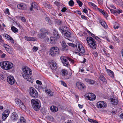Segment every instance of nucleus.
I'll return each instance as SVG.
<instances>
[{
  "label": "nucleus",
  "mask_w": 123,
  "mask_h": 123,
  "mask_svg": "<svg viewBox=\"0 0 123 123\" xmlns=\"http://www.w3.org/2000/svg\"><path fill=\"white\" fill-rule=\"evenodd\" d=\"M23 72L22 75L23 77L27 81L32 83L33 80L31 75L32 74L31 70L27 66H24L22 68Z\"/></svg>",
  "instance_id": "1"
},
{
  "label": "nucleus",
  "mask_w": 123,
  "mask_h": 123,
  "mask_svg": "<svg viewBox=\"0 0 123 123\" xmlns=\"http://www.w3.org/2000/svg\"><path fill=\"white\" fill-rule=\"evenodd\" d=\"M0 66L3 69L7 70L12 68L13 66V64L10 62L5 61L0 63Z\"/></svg>",
  "instance_id": "2"
},
{
  "label": "nucleus",
  "mask_w": 123,
  "mask_h": 123,
  "mask_svg": "<svg viewBox=\"0 0 123 123\" xmlns=\"http://www.w3.org/2000/svg\"><path fill=\"white\" fill-rule=\"evenodd\" d=\"M59 30L62 34L64 35L65 37L67 39L70 38L72 36L71 33L68 30L67 27H60L59 28Z\"/></svg>",
  "instance_id": "3"
},
{
  "label": "nucleus",
  "mask_w": 123,
  "mask_h": 123,
  "mask_svg": "<svg viewBox=\"0 0 123 123\" xmlns=\"http://www.w3.org/2000/svg\"><path fill=\"white\" fill-rule=\"evenodd\" d=\"M31 102L32 104V107L35 110L38 111L39 110L41 104L39 100L36 99H32Z\"/></svg>",
  "instance_id": "4"
},
{
  "label": "nucleus",
  "mask_w": 123,
  "mask_h": 123,
  "mask_svg": "<svg viewBox=\"0 0 123 123\" xmlns=\"http://www.w3.org/2000/svg\"><path fill=\"white\" fill-rule=\"evenodd\" d=\"M86 41L88 45L93 49H95L97 46V43L95 40L92 37H88Z\"/></svg>",
  "instance_id": "5"
},
{
  "label": "nucleus",
  "mask_w": 123,
  "mask_h": 123,
  "mask_svg": "<svg viewBox=\"0 0 123 123\" xmlns=\"http://www.w3.org/2000/svg\"><path fill=\"white\" fill-rule=\"evenodd\" d=\"M60 50L57 47H53L51 48L49 50V55L54 57L60 54Z\"/></svg>",
  "instance_id": "6"
},
{
  "label": "nucleus",
  "mask_w": 123,
  "mask_h": 123,
  "mask_svg": "<svg viewBox=\"0 0 123 123\" xmlns=\"http://www.w3.org/2000/svg\"><path fill=\"white\" fill-rule=\"evenodd\" d=\"M60 59L64 65L66 67H68L69 66V63L67 59L70 62H71L74 63V60L71 59L69 57H66L63 56H61L60 57Z\"/></svg>",
  "instance_id": "7"
},
{
  "label": "nucleus",
  "mask_w": 123,
  "mask_h": 123,
  "mask_svg": "<svg viewBox=\"0 0 123 123\" xmlns=\"http://www.w3.org/2000/svg\"><path fill=\"white\" fill-rule=\"evenodd\" d=\"M40 32H39L37 35V37L40 39H42L46 37L47 34L49 33L48 30L44 28H42L40 30Z\"/></svg>",
  "instance_id": "8"
},
{
  "label": "nucleus",
  "mask_w": 123,
  "mask_h": 123,
  "mask_svg": "<svg viewBox=\"0 0 123 123\" xmlns=\"http://www.w3.org/2000/svg\"><path fill=\"white\" fill-rule=\"evenodd\" d=\"M29 93L32 97L36 98L38 96V93L36 90L32 87H30L29 89Z\"/></svg>",
  "instance_id": "9"
},
{
  "label": "nucleus",
  "mask_w": 123,
  "mask_h": 123,
  "mask_svg": "<svg viewBox=\"0 0 123 123\" xmlns=\"http://www.w3.org/2000/svg\"><path fill=\"white\" fill-rule=\"evenodd\" d=\"M76 46L78 51L81 54L85 55L84 54L85 51V50L81 44L79 43H78L76 44Z\"/></svg>",
  "instance_id": "10"
},
{
  "label": "nucleus",
  "mask_w": 123,
  "mask_h": 123,
  "mask_svg": "<svg viewBox=\"0 0 123 123\" xmlns=\"http://www.w3.org/2000/svg\"><path fill=\"white\" fill-rule=\"evenodd\" d=\"M84 96L86 98H88L89 100H95L96 97L95 95L92 93H87Z\"/></svg>",
  "instance_id": "11"
},
{
  "label": "nucleus",
  "mask_w": 123,
  "mask_h": 123,
  "mask_svg": "<svg viewBox=\"0 0 123 123\" xmlns=\"http://www.w3.org/2000/svg\"><path fill=\"white\" fill-rule=\"evenodd\" d=\"M107 106L106 104L103 101H100L97 103V107L99 108H105Z\"/></svg>",
  "instance_id": "12"
},
{
  "label": "nucleus",
  "mask_w": 123,
  "mask_h": 123,
  "mask_svg": "<svg viewBox=\"0 0 123 123\" xmlns=\"http://www.w3.org/2000/svg\"><path fill=\"white\" fill-rule=\"evenodd\" d=\"M16 103L18 105L19 107L22 109L24 110L26 108V107L23 103L19 99H17L15 100Z\"/></svg>",
  "instance_id": "13"
},
{
  "label": "nucleus",
  "mask_w": 123,
  "mask_h": 123,
  "mask_svg": "<svg viewBox=\"0 0 123 123\" xmlns=\"http://www.w3.org/2000/svg\"><path fill=\"white\" fill-rule=\"evenodd\" d=\"M7 80L8 83L11 85L13 84L15 82V80L13 77L11 76H9L7 77Z\"/></svg>",
  "instance_id": "14"
},
{
  "label": "nucleus",
  "mask_w": 123,
  "mask_h": 123,
  "mask_svg": "<svg viewBox=\"0 0 123 123\" xmlns=\"http://www.w3.org/2000/svg\"><path fill=\"white\" fill-rule=\"evenodd\" d=\"M76 86L78 89L80 90L85 88L84 84L80 82H77Z\"/></svg>",
  "instance_id": "15"
},
{
  "label": "nucleus",
  "mask_w": 123,
  "mask_h": 123,
  "mask_svg": "<svg viewBox=\"0 0 123 123\" xmlns=\"http://www.w3.org/2000/svg\"><path fill=\"white\" fill-rule=\"evenodd\" d=\"M18 115L15 112L11 114V118L12 120L16 121L17 120Z\"/></svg>",
  "instance_id": "16"
},
{
  "label": "nucleus",
  "mask_w": 123,
  "mask_h": 123,
  "mask_svg": "<svg viewBox=\"0 0 123 123\" xmlns=\"http://www.w3.org/2000/svg\"><path fill=\"white\" fill-rule=\"evenodd\" d=\"M50 67L51 69L54 70H55L57 68V66L55 62H53L51 63Z\"/></svg>",
  "instance_id": "17"
},
{
  "label": "nucleus",
  "mask_w": 123,
  "mask_h": 123,
  "mask_svg": "<svg viewBox=\"0 0 123 123\" xmlns=\"http://www.w3.org/2000/svg\"><path fill=\"white\" fill-rule=\"evenodd\" d=\"M62 45L63 48L62 49V51H67L68 50V46L64 41H63L62 42Z\"/></svg>",
  "instance_id": "18"
},
{
  "label": "nucleus",
  "mask_w": 123,
  "mask_h": 123,
  "mask_svg": "<svg viewBox=\"0 0 123 123\" xmlns=\"http://www.w3.org/2000/svg\"><path fill=\"white\" fill-rule=\"evenodd\" d=\"M17 7L19 9H25L26 8V5L24 4H18V5Z\"/></svg>",
  "instance_id": "19"
},
{
  "label": "nucleus",
  "mask_w": 123,
  "mask_h": 123,
  "mask_svg": "<svg viewBox=\"0 0 123 123\" xmlns=\"http://www.w3.org/2000/svg\"><path fill=\"white\" fill-rule=\"evenodd\" d=\"M37 5L36 2H33L31 5V7L30 8V10L31 11H32L33 10V8L37 9Z\"/></svg>",
  "instance_id": "20"
},
{
  "label": "nucleus",
  "mask_w": 123,
  "mask_h": 123,
  "mask_svg": "<svg viewBox=\"0 0 123 123\" xmlns=\"http://www.w3.org/2000/svg\"><path fill=\"white\" fill-rule=\"evenodd\" d=\"M57 39L53 37H51L50 38V42L51 44H55Z\"/></svg>",
  "instance_id": "21"
},
{
  "label": "nucleus",
  "mask_w": 123,
  "mask_h": 123,
  "mask_svg": "<svg viewBox=\"0 0 123 123\" xmlns=\"http://www.w3.org/2000/svg\"><path fill=\"white\" fill-rule=\"evenodd\" d=\"M55 4L58 6V8L59 10L61 9V8H62L63 5L59 2H55Z\"/></svg>",
  "instance_id": "22"
},
{
  "label": "nucleus",
  "mask_w": 123,
  "mask_h": 123,
  "mask_svg": "<svg viewBox=\"0 0 123 123\" xmlns=\"http://www.w3.org/2000/svg\"><path fill=\"white\" fill-rule=\"evenodd\" d=\"M85 82H87L90 84H93L95 83L93 80L91 79H85Z\"/></svg>",
  "instance_id": "23"
},
{
  "label": "nucleus",
  "mask_w": 123,
  "mask_h": 123,
  "mask_svg": "<svg viewBox=\"0 0 123 123\" xmlns=\"http://www.w3.org/2000/svg\"><path fill=\"white\" fill-rule=\"evenodd\" d=\"M111 102L113 105H116L118 103V101L117 99L112 98L111 99Z\"/></svg>",
  "instance_id": "24"
},
{
  "label": "nucleus",
  "mask_w": 123,
  "mask_h": 123,
  "mask_svg": "<svg viewBox=\"0 0 123 123\" xmlns=\"http://www.w3.org/2000/svg\"><path fill=\"white\" fill-rule=\"evenodd\" d=\"M99 22L101 25L105 28H107V25L104 21L101 20H99Z\"/></svg>",
  "instance_id": "25"
},
{
  "label": "nucleus",
  "mask_w": 123,
  "mask_h": 123,
  "mask_svg": "<svg viewBox=\"0 0 123 123\" xmlns=\"http://www.w3.org/2000/svg\"><path fill=\"white\" fill-rule=\"evenodd\" d=\"M53 37H54L56 38L59 39V36L58 32L56 30L54 31V32H53Z\"/></svg>",
  "instance_id": "26"
},
{
  "label": "nucleus",
  "mask_w": 123,
  "mask_h": 123,
  "mask_svg": "<svg viewBox=\"0 0 123 123\" xmlns=\"http://www.w3.org/2000/svg\"><path fill=\"white\" fill-rule=\"evenodd\" d=\"M45 92L49 96H53V93L50 90L46 89H45Z\"/></svg>",
  "instance_id": "27"
},
{
  "label": "nucleus",
  "mask_w": 123,
  "mask_h": 123,
  "mask_svg": "<svg viewBox=\"0 0 123 123\" xmlns=\"http://www.w3.org/2000/svg\"><path fill=\"white\" fill-rule=\"evenodd\" d=\"M50 108L51 111L53 112H56L58 110V108L54 106H51Z\"/></svg>",
  "instance_id": "28"
},
{
  "label": "nucleus",
  "mask_w": 123,
  "mask_h": 123,
  "mask_svg": "<svg viewBox=\"0 0 123 123\" xmlns=\"http://www.w3.org/2000/svg\"><path fill=\"white\" fill-rule=\"evenodd\" d=\"M24 38L25 40L27 41H34L35 40V38L34 37L25 36L24 37Z\"/></svg>",
  "instance_id": "29"
},
{
  "label": "nucleus",
  "mask_w": 123,
  "mask_h": 123,
  "mask_svg": "<svg viewBox=\"0 0 123 123\" xmlns=\"http://www.w3.org/2000/svg\"><path fill=\"white\" fill-rule=\"evenodd\" d=\"M6 39L8 40L10 42H11L12 43H14V40L13 39H12V38L10 36L8 35V36H7V37H6Z\"/></svg>",
  "instance_id": "30"
},
{
  "label": "nucleus",
  "mask_w": 123,
  "mask_h": 123,
  "mask_svg": "<svg viewBox=\"0 0 123 123\" xmlns=\"http://www.w3.org/2000/svg\"><path fill=\"white\" fill-rule=\"evenodd\" d=\"M107 72L108 74L111 77H114V73L113 72L110 70H108Z\"/></svg>",
  "instance_id": "31"
},
{
  "label": "nucleus",
  "mask_w": 123,
  "mask_h": 123,
  "mask_svg": "<svg viewBox=\"0 0 123 123\" xmlns=\"http://www.w3.org/2000/svg\"><path fill=\"white\" fill-rule=\"evenodd\" d=\"M99 77L100 80H101L103 82H106V80L105 78L101 74L100 75Z\"/></svg>",
  "instance_id": "32"
},
{
  "label": "nucleus",
  "mask_w": 123,
  "mask_h": 123,
  "mask_svg": "<svg viewBox=\"0 0 123 123\" xmlns=\"http://www.w3.org/2000/svg\"><path fill=\"white\" fill-rule=\"evenodd\" d=\"M68 74V72L67 70L63 69L62 70V74L63 76L67 75Z\"/></svg>",
  "instance_id": "33"
},
{
  "label": "nucleus",
  "mask_w": 123,
  "mask_h": 123,
  "mask_svg": "<svg viewBox=\"0 0 123 123\" xmlns=\"http://www.w3.org/2000/svg\"><path fill=\"white\" fill-rule=\"evenodd\" d=\"M12 31L16 33L18 31V29L14 26H12L11 27Z\"/></svg>",
  "instance_id": "34"
},
{
  "label": "nucleus",
  "mask_w": 123,
  "mask_h": 123,
  "mask_svg": "<svg viewBox=\"0 0 123 123\" xmlns=\"http://www.w3.org/2000/svg\"><path fill=\"white\" fill-rule=\"evenodd\" d=\"M88 4L90 6H93L94 9H97V6L94 4L92 3L89 2Z\"/></svg>",
  "instance_id": "35"
},
{
  "label": "nucleus",
  "mask_w": 123,
  "mask_h": 123,
  "mask_svg": "<svg viewBox=\"0 0 123 123\" xmlns=\"http://www.w3.org/2000/svg\"><path fill=\"white\" fill-rule=\"evenodd\" d=\"M3 47L7 51L9 50V49L10 48L9 45L6 44H4L3 45Z\"/></svg>",
  "instance_id": "36"
},
{
  "label": "nucleus",
  "mask_w": 123,
  "mask_h": 123,
  "mask_svg": "<svg viewBox=\"0 0 123 123\" xmlns=\"http://www.w3.org/2000/svg\"><path fill=\"white\" fill-rule=\"evenodd\" d=\"M20 121L21 123H26V121L24 117H20Z\"/></svg>",
  "instance_id": "37"
},
{
  "label": "nucleus",
  "mask_w": 123,
  "mask_h": 123,
  "mask_svg": "<svg viewBox=\"0 0 123 123\" xmlns=\"http://www.w3.org/2000/svg\"><path fill=\"white\" fill-rule=\"evenodd\" d=\"M115 2L117 5H121L122 4V0H115Z\"/></svg>",
  "instance_id": "38"
},
{
  "label": "nucleus",
  "mask_w": 123,
  "mask_h": 123,
  "mask_svg": "<svg viewBox=\"0 0 123 123\" xmlns=\"http://www.w3.org/2000/svg\"><path fill=\"white\" fill-rule=\"evenodd\" d=\"M44 6L48 8H50V5L48 3H45L43 4Z\"/></svg>",
  "instance_id": "39"
},
{
  "label": "nucleus",
  "mask_w": 123,
  "mask_h": 123,
  "mask_svg": "<svg viewBox=\"0 0 123 123\" xmlns=\"http://www.w3.org/2000/svg\"><path fill=\"white\" fill-rule=\"evenodd\" d=\"M88 121L89 122L92 123H98V122L96 120L90 118H88Z\"/></svg>",
  "instance_id": "40"
},
{
  "label": "nucleus",
  "mask_w": 123,
  "mask_h": 123,
  "mask_svg": "<svg viewBox=\"0 0 123 123\" xmlns=\"http://www.w3.org/2000/svg\"><path fill=\"white\" fill-rule=\"evenodd\" d=\"M10 113V111L9 110H5L3 113L5 114L6 115L8 116Z\"/></svg>",
  "instance_id": "41"
},
{
  "label": "nucleus",
  "mask_w": 123,
  "mask_h": 123,
  "mask_svg": "<svg viewBox=\"0 0 123 123\" xmlns=\"http://www.w3.org/2000/svg\"><path fill=\"white\" fill-rule=\"evenodd\" d=\"M68 4L70 6H72L74 5V2L72 0H71L69 2Z\"/></svg>",
  "instance_id": "42"
},
{
  "label": "nucleus",
  "mask_w": 123,
  "mask_h": 123,
  "mask_svg": "<svg viewBox=\"0 0 123 123\" xmlns=\"http://www.w3.org/2000/svg\"><path fill=\"white\" fill-rule=\"evenodd\" d=\"M8 116L6 115L5 114L3 113L2 115V118L3 119L5 120Z\"/></svg>",
  "instance_id": "43"
},
{
  "label": "nucleus",
  "mask_w": 123,
  "mask_h": 123,
  "mask_svg": "<svg viewBox=\"0 0 123 123\" xmlns=\"http://www.w3.org/2000/svg\"><path fill=\"white\" fill-rule=\"evenodd\" d=\"M77 2L79 4V6L81 7L82 6V3L81 1L79 0H76Z\"/></svg>",
  "instance_id": "44"
},
{
  "label": "nucleus",
  "mask_w": 123,
  "mask_h": 123,
  "mask_svg": "<svg viewBox=\"0 0 123 123\" xmlns=\"http://www.w3.org/2000/svg\"><path fill=\"white\" fill-rule=\"evenodd\" d=\"M101 13H102L105 17H107L108 16V14H107L104 10Z\"/></svg>",
  "instance_id": "45"
},
{
  "label": "nucleus",
  "mask_w": 123,
  "mask_h": 123,
  "mask_svg": "<svg viewBox=\"0 0 123 123\" xmlns=\"http://www.w3.org/2000/svg\"><path fill=\"white\" fill-rule=\"evenodd\" d=\"M119 27L118 24L117 23H115V24L114 26V28L115 29H118Z\"/></svg>",
  "instance_id": "46"
},
{
  "label": "nucleus",
  "mask_w": 123,
  "mask_h": 123,
  "mask_svg": "<svg viewBox=\"0 0 123 123\" xmlns=\"http://www.w3.org/2000/svg\"><path fill=\"white\" fill-rule=\"evenodd\" d=\"M122 12V11L121 9H117L116 10V13L119 14Z\"/></svg>",
  "instance_id": "47"
},
{
  "label": "nucleus",
  "mask_w": 123,
  "mask_h": 123,
  "mask_svg": "<svg viewBox=\"0 0 123 123\" xmlns=\"http://www.w3.org/2000/svg\"><path fill=\"white\" fill-rule=\"evenodd\" d=\"M62 8L61 11L63 12H65L67 10V8L65 7H63L62 8Z\"/></svg>",
  "instance_id": "48"
},
{
  "label": "nucleus",
  "mask_w": 123,
  "mask_h": 123,
  "mask_svg": "<svg viewBox=\"0 0 123 123\" xmlns=\"http://www.w3.org/2000/svg\"><path fill=\"white\" fill-rule=\"evenodd\" d=\"M38 49V48L35 46H34L33 48V50L34 51H36Z\"/></svg>",
  "instance_id": "49"
},
{
  "label": "nucleus",
  "mask_w": 123,
  "mask_h": 123,
  "mask_svg": "<svg viewBox=\"0 0 123 123\" xmlns=\"http://www.w3.org/2000/svg\"><path fill=\"white\" fill-rule=\"evenodd\" d=\"M110 10L111 13L114 14L116 13V10H115L112 9H110Z\"/></svg>",
  "instance_id": "50"
},
{
  "label": "nucleus",
  "mask_w": 123,
  "mask_h": 123,
  "mask_svg": "<svg viewBox=\"0 0 123 123\" xmlns=\"http://www.w3.org/2000/svg\"><path fill=\"white\" fill-rule=\"evenodd\" d=\"M7 51L10 54L12 55L13 54V51L12 50H11L10 48L9 49V50Z\"/></svg>",
  "instance_id": "51"
},
{
  "label": "nucleus",
  "mask_w": 123,
  "mask_h": 123,
  "mask_svg": "<svg viewBox=\"0 0 123 123\" xmlns=\"http://www.w3.org/2000/svg\"><path fill=\"white\" fill-rule=\"evenodd\" d=\"M74 12L76 13H77L79 14V15H80L81 14V12L79 10L74 11Z\"/></svg>",
  "instance_id": "52"
},
{
  "label": "nucleus",
  "mask_w": 123,
  "mask_h": 123,
  "mask_svg": "<svg viewBox=\"0 0 123 123\" xmlns=\"http://www.w3.org/2000/svg\"><path fill=\"white\" fill-rule=\"evenodd\" d=\"M98 4L100 5H102L103 2V0H98Z\"/></svg>",
  "instance_id": "53"
},
{
  "label": "nucleus",
  "mask_w": 123,
  "mask_h": 123,
  "mask_svg": "<svg viewBox=\"0 0 123 123\" xmlns=\"http://www.w3.org/2000/svg\"><path fill=\"white\" fill-rule=\"evenodd\" d=\"M68 44L69 46H70L72 47H74L75 46H76V45L72 43H68Z\"/></svg>",
  "instance_id": "54"
},
{
  "label": "nucleus",
  "mask_w": 123,
  "mask_h": 123,
  "mask_svg": "<svg viewBox=\"0 0 123 123\" xmlns=\"http://www.w3.org/2000/svg\"><path fill=\"white\" fill-rule=\"evenodd\" d=\"M92 54L94 55L95 57H97L98 56L97 53L96 52H93Z\"/></svg>",
  "instance_id": "55"
},
{
  "label": "nucleus",
  "mask_w": 123,
  "mask_h": 123,
  "mask_svg": "<svg viewBox=\"0 0 123 123\" xmlns=\"http://www.w3.org/2000/svg\"><path fill=\"white\" fill-rule=\"evenodd\" d=\"M62 84L65 86H66L67 85L63 81H61Z\"/></svg>",
  "instance_id": "56"
},
{
  "label": "nucleus",
  "mask_w": 123,
  "mask_h": 123,
  "mask_svg": "<svg viewBox=\"0 0 123 123\" xmlns=\"http://www.w3.org/2000/svg\"><path fill=\"white\" fill-rule=\"evenodd\" d=\"M21 19V20L24 22H25L26 21V19H25V18L24 17H22Z\"/></svg>",
  "instance_id": "57"
},
{
  "label": "nucleus",
  "mask_w": 123,
  "mask_h": 123,
  "mask_svg": "<svg viewBox=\"0 0 123 123\" xmlns=\"http://www.w3.org/2000/svg\"><path fill=\"white\" fill-rule=\"evenodd\" d=\"M87 32L90 35H91V36H93V34L90 31H87Z\"/></svg>",
  "instance_id": "58"
},
{
  "label": "nucleus",
  "mask_w": 123,
  "mask_h": 123,
  "mask_svg": "<svg viewBox=\"0 0 123 123\" xmlns=\"http://www.w3.org/2000/svg\"><path fill=\"white\" fill-rule=\"evenodd\" d=\"M36 83L39 85H41L42 84V82L41 81H40L38 80H37L36 81Z\"/></svg>",
  "instance_id": "59"
},
{
  "label": "nucleus",
  "mask_w": 123,
  "mask_h": 123,
  "mask_svg": "<svg viewBox=\"0 0 123 123\" xmlns=\"http://www.w3.org/2000/svg\"><path fill=\"white\" fill-rule=\"evenodd\" d=\"M83 11L85 13H86L87 12V10L86 9H83Z\"/></svg>",
  "instance_id": "60"
},
{
  "label": "nucleus",
  "mask_w": 123,
  "mask_h": 123,
  "mask_svg": "<svg viewBox=\"0 0 123 123\" xmlns=\"http://www.w3.org/2000/svg\"><path fill=\"white\" fill-rule=\"evenodd\" d=\"M98 10L101 13L104 10H103L102 9H101L99 8H98L97 7V8Z\"/></svg>",
  "instance_id": "61"
},
{
  "label": "nucleus",
  "mask_w": 123,
  "mask_h": 123,
  "mask_svg": "<svg viewBox=\"0 0 123 123\" xmlns=\"http://www.w3.org/2000/svg\"><path fill=\"white\" fill-rule=\"evenodd\" d=\"M57 22L58 23V24L59 25H61L62 24V21L60 20H58Z\"/></svg>",
  "instance_id": "62"
},
{
  "label": "nucleus",
  "mask_w": 123,
  "mask_h": 123,
  "mask_svg": "<svg viewBox=\"0 0 123 123\" xmlns=\"http://www.w3.org/2000/svg\"><path fill=\"white\" fill-rule=\"evenodd\" d=\"M9 10L8 8L6 9L5 11V12L6 13L9 14Z\"/></svg>",
  "instance_id": "63"
},
{
  "label": "nucleus",
  "mask_w": 123,
  "mask_h": 123,
  "mask_svg": "<svg viewBox=\"0 0 123 123\" xmlns=\"http://www.w3.org/2000/svg\"><path fill=\"white\" fill-rule=\"evenodd\" d=\"M120 117L123 120V113H122L120 115Z\"/></svg>",
  "instance_id": "64"
}]
</instances>
